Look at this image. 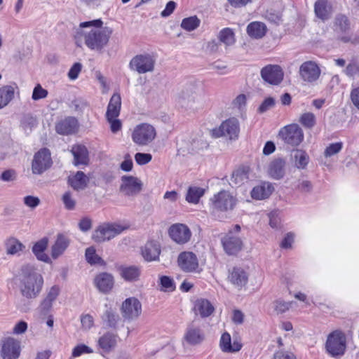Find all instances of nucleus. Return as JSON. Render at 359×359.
Listing matches in <instances>:
<instances>
[{
    "instance_id": "obj_1",
    "label": "nucleus",
    "mask_w": 359,
    "mask_h": 359,
    "mask_svg": "<svg viewBox=\"0 0 359 359\" xmlns=\"http://www.w3.org/2000/svg\"><path fill=\"white\" fill-rule=\"evenodd\" d=\"M100 19L80 23L76 29L75 37H84L85 44L91 50L102 51L107 45L113 29L109 27H102Z\"/></svg>"
},
{
    "instance_id": "obj_2",
    "label": "nucleus",
    "mask_w": 359,
    "mask_h": 359,
    "mask_svg": "<svg viewBox=\"0 0 359 359\" xmlns=\"http://www.w3.org/2000/svg\"><path fill=\"white\" fill-rule=\"evenodd\" d=\"M18 280L20 292L27 299L36 298L42 290L43 278L32 265L21 267Z\"/></svg>"
},
{
    "instance_id": "obj_3",
    "label": "nucleus",
    "mask_w": 359,
    "mask_h": 359,
    "mask_svg": "<svg viewBox=\"0 0 359 359\" xmlns=\"http://www.w3.org/2000/svg\"><path fill=\"white\" fill-rule=\"evenodd\" d=\"M203 90L200 82L187 83L179 95V102L182 107L196 110L203 106Z\"/></svg>"
},
{
    "instance_id": "obj_4",
    "label": "nucleus",
    "mask_w": 359,
    "mask_h": 359,
    "mask_svg": "<svg viewBox=\"0 0 359 359\" xmlns=\"http://www.w3.org/2000/svg\"><path fill=\"white\" fill-rule=\"evenodd\" d=\"M237 199L229 191L222 190L215 194L210 200L212 213L226 212L234 209Z\"/></svg>"
},
{
    "instance_id": "obj_5",
    "label": "nucleus",
    "mask_w": 359,
    "mask_h": 359,
    "mask_svg": "<svg viewBox=\"0 0 359 359\" xmlns=\"http://www.w3.org/2000/svg\"><path fill=\"white\" fill-rule=\"evenodd\" d=\"M346 339L345 334L340 330H334L330 333L325 342L327 353L333 358H340L345 353Z\"/></svg>"
},
{
    "instance_id": "obj_6",
    "label": "nucleus",
    "mask_w": 359,
    "mask_h": 359,
    "mask_svg": "<svg viewBox=\"0 0 359 359\" xmlns=\"http://www.w3.org/2000/svg\"><path fill=\"white\" fill-rule=\"evenodd\" d=\"M278 137L286 144L299 146L304 140V135L302 128L297 123H292L281 128Z\"/></svg>"
},
{
    "instance_id": "obj_7",
    "label": "nucleus",
    "mask_w": 359,
    "mask_h": 359,
    "mask_svg": "<svg viewBox=\"0 0 359 359\" xmlns=\"http://www.w3.org/2000/svg\"><path fill=\"white\" fill-rule=\"evenodd\" d=\"M156 135V130L151 125L141 123L134 128L132 139L135 144L140 146H146L155 139Z\"/></svg>"
},
{
    "instance_id": "obj_8",
    "label": "nucleus",
    "mask_w": 359,
    "mask_h": 359,
    "mask_svg": "<svg viewBox=\"0 0 359 359\" xmlns=\"http://www.w3.org/2000/svg\"><path fill=\"white\" fill-rule=\"evenodd\" d=\"M124 230V227L116 224L105 223L100 225L94 231L92 238L96 243L109 241Z\"/></svg>"
},
{
    "instance_id": "obj_9",
    "label": "nucleus",
    "mask_w": 359,
    "mask_h": 359,
    "mask_svg": "<svg viewBox=\"0 0 359 359\" xmlns=\"http://www.w3.org/2000/svg\"><path fill=\"white\" fill-rule=\"evenodd\" d=\"M240 132L239 122L236 118H230L222 123L220 126L212 130V136L215 137H225L234 140L238 137Z\"/></svg>"
},
{
    "instance_id": "obj_10",
    "label": "nucleus",
    "mask_w": 359,
    "mask_h": 359,
    "mask_svg": "<svg viewBox=\"0 0 359 359\" xmlns=\"http://www.w3.org/2000/svg\"><path fill=\"white\" fill-rule=\"evenodd\" d=\"M299 74L301 79L306 83L316 82L321 74L319 65L313 60L304 62L299 67Z\"/></svg>"
},
{
    "instance_id": "obj_11",
    "label": "nucleus",
    "mask_w": 359,
    "mask_h": 359,
    "mask_svg": "<svg viewBox=\"0 0 359 359\" xmlns=\"http://www.w3.org/2000/svg\"><path fill=\"white\" fill-rule=\"evenodd\" d=\"M205 338V332L199 325L194 322L189 324L185 330L182 344L186 346H198L201 344Z\"/></svg>"
},
{
    "instance_id": "obj_12",
    "label": "nucleus",
    "mask_w": 359,
    "mask_h": 359,
    "mask_svg": "<svg viewBox=\"0 0 359 359\" xmlns=\"http://www.w3.org/2000/svg\"><path fill=\"white\" fill-rule=\"evenodd\" d=\"M52 163L50 151L46 148L41 149L34 156L32 163V172L41 175L51 166Z\"/></svg>"
},
{
    "instance_id": "obj_13",
    "label": "nucleus",
    "mask_w": 359,
    "mask_h": 359,
    "mask_svg": "<svg viewBox=\"0 0 359 359\" xmlns=\"http://www.w3.org/2000/svg\"><path fill=\"white\" fill-rule=\"evenodd\" d=\"M155 60L149 54H141L135 56L130 62L131 69L139 74L152 72L154 69Z\"/></svg>"
},
{
    "instance_id": "obj_14",
    "label": "nucleus",
    "mask_w": 359,
    "mask_h": 359,
    "mask_svg": "<svg viewBox=\"0 0 359 359\" xmlns=\"http://www.w3.org/2000/svg\"><path fill=\"white\" fill-rule=\"evenodd\" d=\"M262 79L271 85H278L283 80L284 72L278 65H268L260 72Z\"/></svg>"
},
{
    "instance_id": "obj_15",
    "label": "nucleus",
    "mask_w": 359,
    "mask_h": 359,
    "mask_svg": "<svg viewBox=\"0 0 359 359\" xmlns=\"http://www.w3.org/2000/svg\"><path fill=\"white\" fill-rule=\"evenodd\" d=\"M123 318L126 320H133L139 317L142 312V305L140 301L135 297L126 299L121 308Z\"/></svg>"
},
{
    "instance_id": "obj_16",
    "label": "nucleus",
    "mask_w": 359,
    "mask_h": 359,
    "mask_svg": "<svg viewBox=\"0 0 359 359\" xmlns=\"http://www.w3.org/2000/svg\"><path fill=\"white\" fill-rule=\"evenodd\" d=\"M224 250L229 255H235L243 247V240L234 231H229L221 240Z\"/></svg>"
},
{
    "instance_id": "obj_17",
    "label": "nucleus",
    "mask_w": 359,
    "mask_h": 359,
    "mask_svg": "<svg viewBox=\"0 0 359 359\" xmlns=\"http://www.w3.org/2000/svg\"><path fill=\"white\" fill-rule=\"evenodd\" d=\"M168 233L171 239L179 245L188 243L191 237V231L184 224L177 223L170 226Z\"/></svg>"
},
{
    "instance_id": "obj_18",
    "label": "nucleus",
    "mask_w": 359,
    "mask_h": 359,
    "mask_svg": "<svg viewBox=\"0 0 359 359\" xmlns=\"http://www.w3.org/2000/svg\"><path fill=\"white\" fill-rule=\"evenodd\" d=\"M142 184L140 180L133 176L123 175L121 177L120 191L128 196H135L142 190Z\"/></svg>"
},
{
    "instance_id": "obj_19",
    "label": "nucleus",
    "mask_w": 359,
    "mask_h": 359,
    "mask_svg": "<svg viewBox=\"0 0 359 359\" xmlns=\"http://www.w3.org/2000/svg\"><path fill=\"white\" fill-rule=\"evenodd\" d=\"M178 265L185 272H196L198 268L196 255L191 252H181L177 259Z\"/></svg>"
},
{
    "instance_id": "obj_20",
    "label": "nucleus",
    "mask_w": 359,
    "mask_h": 359,
    "mask_svg": "<svg viewBox=\"0 0 359 359\" xmlns=\"http://www.w3.org/2000/svg\"><path fill=\"white\" fill-rule=\"evenodd\" d=\"M20 353L19 341L13 339H7L3 344L1 351V357L4 359H16Z\"/></svg>"
},
{
    "instance_id": "obj_21",
    "label": "nucleus",
    "mask_w": 359,
    "mask_h": 359,
    "mask_svg": "<svg viewBox=\"0 0 359 359\" xmlns=\"http://www.w3.org/2000/svg\"><path fill=\"white\" fill-rule=\"evenodd\" d=\"M286 161L283 158H276L269 165L268 174L274 180L282 179L285 174Z\"/></svg>"
},
{
    "instance_id": "obj_22",
    "label": "nucleus",
    "mask_w": 359,
    "mask_h": 359,
    "mask_svg": "<svg viewBox=\"0 0 359 359\" xmlns=\"http://www.w3.org/2000/svg\"><path fill=\"white\" fill-rule=\"evenodd\" d=\"M94 281L97 289L103 293L109 292L113 288L114 283L113 276L107 272L97 275Z\"/></svg>"
},
{
    "instance_id": "obj_23",
    "label": "nucleus",
    "mask_w": 359,
    "mask_h": 359,
    "mask_svg": "<svg viewBox=\"0 0 359 359\" xmlns=\"http://www.w3.org/2000/svg\"><path fill=\"white\" fill-rule=\"evenodd\" d=\"M68 184L75 191L85 189L89 183V178L82 171H77L70 175L67 180Z\"/></svg>"
},
{
    "instance_id": "obj_24",
    "label": "nucleus",
    "mask_w": 359,
    "mask_h": 359,
    "mask_svg": "<svg viewBox=\"0 0 359 359\" xmlns=\"http://www.w3.org/2000/svg\"><path fill=\"white\" fill-rule=\"evenodd\" d=\"M71 152L74 156L73 163L74 165H87L88 164V151L85 146L80 144L74 145L72 147Z\"/></svg>"
},
{
    "instance_id": "obj_25",
    "label": "nucleus",
    "mask_w": 359,
    "mask_h": 359,
    "mask_svg": "<svg viewBox=\"0 0 359 359\" xmlns=\"http://www.w3.org/2000/svg\"><path fill=\"white\" fill-rule=\"evenodd\" d=\"M291 161L295 168L304 170L310 161L307 152L303 149H294L291 153Z\"/></svg>"
},
{
    "instance_id": "obj_26",
    "label": "nucleus",
    "mask_w": 359,
    "mask_h": 359,
    "mask_svg": "<svg viewBox=\"0 0 359 359\" xmlns=\"http://www.w3.org/2000/svg\"><path fill=\"white\" fill-rule=\"evenodd\" d=\"M78 128V121L74 117H67L59 122L55 130L61 135H70L74 133Z\"/></svg>"
},
{
    "instance_id": "obj_27",
    "label": "nucleus",
    "mask_w": 359,
    "mask_h": 359,
    "mask_svg": "<svg viewBox=\"0 0 359 359\" xmlns=\"http://www.w3.org/2000/svg\"><path fill=\"white\" fill-rule=\"evenodd\" d=\"M219 346L223 352L236 353L241 349L242 344L237 340H234L233 342L231 343V335L228 332H224L222 334Z\"/></svg>"
},
{
    "instance_id": "obj_28",
    "label": "nucleus",
    "mask_w": 359,
    "mask_h": 359,
    "mask_svg": "<svg viewBox=\"0 0 359 359\" xmlns=\"http://www.w3.org/2000/svg\"><path fill=\"white\" fill-rule=\"evenodd\" d=\"M117 337L116 334L107 332L99 338L97 345L103 352L109 353L116 346Z\"/></svg>"
},
{
    "instance_id": "obj_29",
    "label": "nucleus",
    "mask_w": 359,
    "mask_h": 359,
    "mask_svg": "<svg viewBox=\"0 0 359 359\" xmlns=\"http://www.w3.org/2000/svg\"><path fill=\"white\" fill-rule=\"evenodd\" d=\"M273 190L274 187L272 184L265 182L252 189L251 196L253 199L263 200L269 198Z\"/></svg>"
},
{
    "instance_id": "obj_30",
    "label": "nucleus",
    "mask_w": 359,
    "mask_h": 359,
    "mask_svg": "<svg viewBox=\"0 0 359 359\" xmlns=\"http://www.w3.org/2000/svg\"><path fill=\"white\" fill-rule=\"evenodd\" d=\"M230 282L237 287L245 285L248 280V276L244 269L240 267H234L229 272L228 276Z\"/></svg>"
},
{
    "instance_id": "obj_31",
    "label": "nucleus",
    "mask_w": 359,
    "mask_h": 359,
    "mask_svg": "<svg viewBox=\"0 0 359 359\" xmlns=\"http://www.w3.org/2000/svg\"><path fill=\"white\" fill-rule=\"evenodd\" d=\"M194 310L196 315H200L202 318H206L213 313L215 309L208 299H199L195 302Z\"/></svg>"
},
{
    "instance_id": "obj_32",
    "label": "nucleus",
    "mask_w": 359,
    "mask_h": 359,
    "mask_svg": "<svg viewBox=\"0 0 359 359\" xmlns=\"http://www.w3.org/2000/svg\"><path fill=\"white\" fill-rule=\"evenodd\" d=\"M250 177V168L248 167H241L234 170L231 177L232 186H241L247 182Z\"/></svg>"
},
{
    "instance_id": "obj_33",
    "label": "nucleus",
    "mask_w": 359,
    "mask_h": 359,
    "mask_svg": "<svg viewBox=\"0 0 359 359\" xmlns=\"http://www.w3.org/2000/svg\"><path fill=\"white\" fill-rule=\"evenodd\" d=\"M121 107V98L120 94H113L107 106L106 117L117 118L120 114Z\"/></svg>"
},
{
    "instance_id": "obj_34",
    "label": "nucleus",
    "mask_w": 359,
    "mask_h": 359,
    "mask_svg": "<svg viewBox=\"0 0 359 359\" xmlns=\"http://www.w3.org/2000/svg\"><path fill=\"white\" fill-rule=\"evenodd\" d=\"M160 252L159 245L153 241L147 243L142 250V255L147 261L156 260L158 257Z\"/></svg>"
},
{
    "instance_id": "obj_35",
    "label": "nucleus",
    "mask_w": 359,
    "mask_h": 359,
    "mask_svg": "<svg viewBox=\"0 0 359 359\" xmlns=\"http://www.w3.org/2000/svg\"><path fill=\"white\" fill-rule=\"evenodd\" d=\"M17 86L6 85L0 88V109L7 106L14 98Z\"/></svg>"
},
{
    "instance_id": "obj_36",
    "label": "nucleus",
    "mask_w": 359,
    "mask_h": 359,
    "mask_svg": "<svg viewBox=\"0 0 359 359\" xmlns=\"http://www.w3.org/2000/svg\"><path fill=\"white\" fill-rule=\"evenodd\" d=\"M121 276L126 281L132 282L138 280L140 270L135 266H122L119 269Z\"/></svg>"
},
{
    "instance_id": "obj_37",
    "label": "nucleus",
    "mask_w": 359,
    "mask_h": 359,
    "mask_svg": "<svg viewBox=\"0 0 359 359\" xmlns=\"http://www.w3.org/2000/svg\"><path fill=\"white\" fill-rule=\"evenodd\" d=\"M48 240L47 238H43L36 242L33 248L32 252L39 260L48 262L49 261L48 256L44 252L48 246Z\"/></svg>"
},
{
    "instance_id": "obj_38",
    "label": "nucleus",
    "mask_w": 359,
    "mask_h": 359,
    "mask_svg": "<svg viewBox=\"0 0 359 359\" xmlns=\"http://www.w3.org/2000/svg\"><path fill=\"white\" fill-rule=\"evenodd\" d=\"M247 32L252 38L260 39L266 34V27L262 22H252L248 25Z\"/></svg>"
},
{
    "instance_id": "obj_39",
    "label": "nucleus",
    "mask_w": 359,
    "mask_h": 359,
    "mask_svg": "<svg viewBox=\"0 0 359 359\" xmlns=\"http://www.w3.org/2000/svg\"><path fill=\"white\" fill-rule=\"evenodd\" d=\"M5 248L7 255H15L22 252L25 246L20 241L12 237L5 241Z\"/></svg>"
},
{
    "instance_id": "obj_40",
    "label": "nucleus",
    "mask_w": 359,
    "mask_h": 359,
    "mask_svg": "<svg viewBox=\"0 0 359 359\" xmlns=\"http://www.w3.org/2000/svg\"><path fill=\"white\" fill-rule=\"evenodd\" d=\"M69 240L64 235L59 234L55 244L52 247V257H58L69 245Z\"/></svg>"
},
{
    "instance_id": "obj_41",
    "label": "nucleus",
    "mask_w": 359,
    "mask_h": 359,
    "mask_svg": "<svg viewBox=\"0 0 359 359\" xmlns=\"http://www.w3.org/2000/svg\"><path fill=\"white\" fill-rule=\"evenodd\" d=\"M218 39L226 46H233L236 42L235 34L230 28H224L218 34Z\"/></svg>"
},
{
    "instance_id": "obj_42",
    "label": "nucleus",
    "mask_w": 359,
    "mask_h": 359,
    "mask_svg": "<svg viewBox=\"0 0 359 359\" xmlns=\"http://www.w3.org/2000/svg\"><path fill=\"white\" fill-rule=\"evenodd\" d=\"M102 319L107 326L115 328L120 320V317L114 310L108 308L102 315Z\"/></svg>"
},
{
    "instance_id": "obj_43",
    "label": "nucleus",
    "mask_w": 359,
    "mask_h": 359,
    "mask_svg": "<svg viewBox=\"0 0 359 359\" xmlns=\"http://www.w3.org/2000/svg\"><path fill=\"white\" fill-rule=\"evenodd\" d=\"M315 13L318 18L323 20L328 18L330 9L327 6V1L325 0L316 1L315 4Z\"/></svg>"
},
{
    "instance_id": "obj_44",
    "label": "nucleus",
    "mask_w": 359,
    "mask_h": 359,
    "mask_svg": "<svg viewBox=\"0 0 359 359\" xmlns=\"http://www.w3.org/2000/svg\"><path fill=\"white\" fill-rule=\"evenodd\" d=\"M204 190L199 187H189L186 196V200L189 203H197L200 198L203 195Z\"/></svg>"
},
{
    "instance_id": "obj_45",
    "label": "nucleus",
    "mask_w": 359,
    "mask_h": 359,
    "mask_svg": "<svg viewBox=\"0 0 359 359\" xmlns=\"http://www.w3.org/2000/svg\"><path fill=\"white\" fill-rule=\"evenodd\" d=\"M200 23L201 20L196 16H191L183 19L181 23V27L184 29L191 32L198 28Z\"/></svg>"
},
{
    "instance_id": "obj_46",
    "label": "nucleus",
    "mask_w": 359,
    "mask_h": 359,
    "mask_svg": "<svg viewBox=\"0 0 359 359\" xmlns=\"http://www.w3.org/2000/svg\"><path fill=\"white\" fill-rule=\"evenodd\" d=\"M299 123L306 128H312L316 125V116L313 113L306 112L299 118Z\"/></svg>"
},
{
    "instance_id": "obj_47",
    "label": "nucleus",
    "mask_w": 359,
    "mask_h": 359,
    "mask_svg": "<svg viewBox=\"0 0 359 359\" xmlns=\"http://www.w3.org/2000/svg\"><path fill=\"white\" fill-rule=\"evenodd\" d=\"M292 302H285L281 299L276 300L273 302V308L276 314H282L285 313L291 307Z\"/></svg>"
},
{
    "instance_id": "obj_48",
    "label": "nucleus",
    "mask_w": 359,
    "mask_h": 359,
    "mask_svg": "<svg viewBox=\"0 0 359 359\" xmlns=\"http://www.w3.org/2000/svg\"><path fill=\"white\" fill-rule=\"evenodd\" d=\"M62 201L65 208L68 210H74L76 208V201L70 191H66L62 196Z\"/></svg>"
},
{
    "instance_id": "obj_49",
    "label": "nucleus",
    "mask_w": 359,
    "mask_h": 359,
    "mask_svg": "<svg viewBox=\"0 0 359 359\" xmlns=\"http://www.w3.org/2000/svg\"><path fill=\"white\" fill-rule=\"evenodd\" d=\"M37 125V120L31 114H25L21 120V126L25 130H31Z\"/></svg>"
},
{
    "instance_id": "obj_50",
    "label": "nucleus",
    "mask_w": 359,
    "mask_h": 359,
    "mask_svg": "<svg viewBox=\"0 0 359 359\" xmlns=\"http://www.w3.org/2000/svg\"><path fill=\"white\" fill-rule=\"evenodd\" d=\"M343 147L342 142H335L330 144L328 147H326L324 151V156L326 158L331 157L337 154H338Z\"/></svg>"
},
{
    "instance_id": "obj_51",
    "label": "nucleus",
    "mask_w": 359,
    "mask_h": 359,
    "mask_svg": "<svg viewBox=\"0 0 359 359\" xmlns=\"http://www.w3.org/2000/svg\"><path fill=\"white\" fill-rule=\"evenodd\" d=\"M86 258L90 264H99L102 259L96 255L95 249L93 247L88 248L86 250Z\"/></svg>"
},
{
    "instance_id": "obj_52",
    "label": "nucleus",
    "mask_w": 359,
    "mask_h": 359,
    "mask_svg": "<svg viewBox=\"0 0 359 359\" xmlns=\"http://www.w3.org/2000/svg\"><path fill=\"white\" fill-rule=\"evenodd\" d=\"M48 94L47 90L43 88L40 84H37L33 90L32 99L35 101L43 99L48 96Z\"/></svg>"
},
{
    "instance_id": "obj_53",
    "label": "nucleus",
    "mask_w": 359,
    "mask_h": 359,
    "mask_svg": "<svg viewBox=\"0 0 359 359\" xmlns=\"http://www.w3.org/2000/svg\"><path fill=\"white\" fill-rule=\"evenodd\" d=\"M275 104L276 101L273 97H267L262 102L261 105L259 107V108L257 109V111L259 114H263L267 111L268 110L272 109L275 106Z\"/></svg>"
},
{
    "instance_id": "obj_54",
    "label": "nucleus",
    "mask_w": 359,
    "mask_h": 359,
    "mask_svg": "<svg viewBox=\"0 0 359 359\" xmlns=\"http://www.w3.org/2000/svg\"><path fill=\"white\" fill-rule=\"evenodd\" d=\"M93 353V350L89 346L85 344H79L75 346L72 351V356L76 358L81 355L84 353Z\"/></svg>"
},
{
    "instance_id": "obj_55",
    "label": "nucleus",
    "mask_w": 359,
    "mask_h": 359,
    "mask_svg": "<svg viewBox=\"0 0 359 359\" xmlns=\"http://www.w3.org/2000/svg\"><path fill=\"white\" fill-rule=\"evenodd\" d=\"M335 25L342 32L347 30L349 28V22L347 17L343 15L337 16L335 18Z\"/></svg>"
},
{
    "instance_id": "obj_56",
    "label": "nucleus",
    "mask_w": 359,
    "mask_h": 359,
    "mask_svg": "<svg viewBox=\"0 0 359 359\" xmlns=\"http://www.w3.org/2000/svg\"><path fill=\"white\" fill-rule=\"evenodd\" d=\"M346 76L349 77L354 76L359 72V65L355 61H352L348 64L344 70Z\"/></svg>"
},
{
    "instance_id": "obj_57",
    "label": "nucleus",
    "mask_w": 359,
    "mask_h": 359,
    "mask_svg": "<svg viewBox=\"0 0 359 359\" xmlns=\"http://www.w3.org/2000/svg\"><path fill=\"white\" fill-rule=\"evenodd\" d=\"M161 286L165 290L173 291L175 289L174 281L168 276H163L160 278Z\"/></svg>"
},
{
    "instance_id": "obj_58",
    "label": "nucleus",
    "mask_w": 359,
    "mask_h": 359,
    "mask_svg": "<svg viewBox=\"0 0 359 359\" xmlns=\"http://www.w3.org/2000/svg\"><path fill=\"white\" fill-rule=\"evenodd\" d=\"M152 156L150 154L137 153L135 155V160L138 165H145L151 161Z\"/></svg>"
},
{
    "instance_id": "obj_59",
    "label": "nucleus",
    "mask_w": 359,
    "mask_h": 359,
    "mask_svg": "<svg viewBox=\"0 0 359 359\" xmlns=\"http://www.w3.org/2000/svg\"><path fill=\"white\" fill-rule=\"evenodd\" d=\"M107 121L110 124V129L113 133H116L121 130L122 123L121 121L117 118L106 117Z\"/></svg>"
},
{
    "instance_id": "obj_60",
    "label": "nucleus",
    "mask_w": 359,
    "mask_h": 359,
    "mask_svg": "<svg viewBox=\"0 0 359 359\" xmlns=\"http://www.w3.org/2000/svg\"><path fill=\"white\" fill-rule=\"evenodd\" d=\"M79 229L87 232L92 228V219L88 217H83L79 223Z\"/></svg>"
},
{
    "instance_id": "obj_61",
    "label": "nucleus",
    "mask_w": 359,
    "mask_h": 359,
    "mask_svg": "<svg viewBox=\"0 0 359 359\" xmlns=\"http://www.w3.org/2000/svg\"><path fill=\"white\" fill-rule=\"evenodd\" d=\"M313 188L312 184L309 180H302L299 181L297 189L301 191L304 193H309L311 191Z\"/></svg>"
},
{
    "instance_id": "obj_62",
    "label": "nucleus",
    "mask_w": 359,
    "mask_h": 359,
    "mask_svg": "<svg viewBox=\"0 0 359 359\" xmlns=\"http://www.w3.org/2000/svg\"><path fill=\"white\" fill-rule=\"evenodd\" d=\"M81 64L79 62H76L74 64V65L71 67L68 72V76L70 79L74 80L77 79L79 74L81 70Z\"/></svg>"
},
{
    "instance_id": "obj_63",
    "label": "nucleus",
    "mask_w": 359,
    "mask_h": 359,
    "mask_svg": "<svg viewBox=\"0 0 359 359\" xmlns=\"http://www.w3.org/2000/svg\"><path fill=\"white\" fill-rule=\"evenodd\" d=\"M24 203L31 208H35L39 205L40 200L36 196H27L24 198Z\"/></svg>"
},
{
    "instance_id": "obj_64",
    "label": "nucleus",
    "mask_w": 359,
    "mask_h": 359,
    "mask_svg": "<svg viewBox=\"0 0 359 359\" xmlns=\"http://www.w3.org/2000/svg\"><path fill=\"white\" fill-rule=\"evenodd\" d=\"M71 107L75 111H80L87 107V102L81 98H76L72 102Z\"/></svg>"
}]
</instances>
